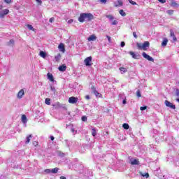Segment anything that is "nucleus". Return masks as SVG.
I'll list each match as a JSON object with an SVG mask.
<instances>
[{
    "label": "nucleus",
    "mask_w": 179,
    "mask_h": 179,
    "mask_svg": "<svg viewBox=\"0 0 179 179\" xmlns=\"http://www.w3.org/2000/svg\"><path fill=\"white\" fill-rule=\"evenodd\" d=\"M9 13V10L8 9H4L0 11V17H5L6 15H8Z\"/></svg>",
    "instance_id": "0eeeda50"
},
{
    "label": "nucleus",
    "mask_w": 179,
    "mask_h": 179,
    "mask_svg": "<svg viewBox=\"0 0 179 179\" xmlns=\"http://www.w3.org/2000/svg\"><path fill=\"white\" fill-rule=\"evenodd\" d=\"M133 36L134 38H138V35H136V32H133Z\"/></svg>",
    "instance_id": "09e8293b"
},
{
    "label": "nucleus",
    "mask_w": 179,
    "mask_h": 179,
    "mask_svg": "<svg viewBox=\"0 0 179 179\" xmlns=\"http://www.w3.org/2000/svg\"><path fill=\"white\" fill-rule=\"evenodd\" d=\"M176 101H178L179 102V99H177Z\"/></svg>",
    "instance_id": "680f3d73"
},
{
    "label": "nucleus",
    "mask_w": 179,
    "mask_h": 179,
    "mask_svg": "<svg viewBox=\"0 0 179 179\" xmlns=\"http://www.w3.org/2000/svg\"><path fill=\"white\" fill-rule=\"evenodd\" d=\"M86 100H90V96L89 95L85 96Z\"/></svg>",
    "instance_id": "6e6d98bb"
},
{
    "label": "nucleus",
    "mask_w": 179,
    "mask_h": 179,
    "mask_svg": "<svg viewBox=\"0 0 179 179\" xmlns=\"http://www.w3.org/2000/svg\"><path fill=\"white\" fill-rule=\"evenodd\" d=\"M165 106H166V107H169V108H172V110H176V105H173L171 102L167 100L165 101Z\"/></svg>",
    "instance_id": "423d86ee"
},
{
    "label": "nucleus",
    "mask_w": 179,
    "mask_h": 179,
    "mask_svg": "<svg viewBox=\"0 0 179 179\" xmlns=\"http://www.w3.org/2000/svg\"><path fill=\"white\" fill-rule=\"evenodd\" d=\"M22 121L23 124L27 123V117L25 116V115H22Z\"/></svg>",
    "instance_id": "f3484780"
},
{
    "label": "nucleus",
    "mask_w": 179,
    "mask_h": 179,
    "mask_svg": "<svg viewBox=\"0 0 179 179\" xmlns=\"http://www.w3.org/2000/svg\"><path fill=\"white\" fill-rule=\"evenodd\" d=\"M129 3H131V5H136V2L132 1V0H129Z\"/></svg>",
    "instance_id": "58836bf2"
},
{
    "label": "nucleus",
    "mask_w": 179,
    "mask_h": 179,
    "mask_svg": "<svg viewBox=\"0 0 179 179\" xmlns=\"http://www.w3.org/2000/svg\"><path fill=\"white\" fill-rule=\"evenodd\" d=\"M82 121H84V122L87 121V117H86V116H83V117H82Z\"/></svg>",
    "instance_id": "a19ab883"
},
{
    "label": "nucleus",
    "mask_w": 179,
    "mask_h": 179,
    "mask_svg": "<svg viewBox=\"0 0 179 179\" xmlns=\"http://www.w3.org/2000/svg\"><path fill=\"white\" fill-rule=\"evenodd\" d=\"M73 131H74L73 129H72V132H73Z\"/></svg>",
    "instance_id": "e2e57ef3"
},
{
    "label": "nucleus",
    "mask_w": 179,
    "mask_h": 179,
    "mask_svg": "<svg viewBox=\"0 0 179 179\" xmlns=\"http://www.w3.org/2000/svg\"><path fill=\"white\" fill-rule=\"evenodd\" d=\"M94 93L96 97H100V93H99V92H97V90H94Z\"/></svg>",
    "instance_id": "c756f323"
},
{
    "label": "nucleus",
    "mask_w": 179,
    "mask_h": 179,
    "mask_svg": "<svg viewBox=\"0 0 179 179\" xmlns=\"http://www.w3.org/2000/svg\"><path fill=\"white\" fill-rule=\"evenodd\" d=\"M58 69L59 71H60V72H65L66 71V66L62 65L59 66Z\"/></svg>",
    "instance_id": "4468645a"
},
{
    "label": "nucleus",
    "mask_w": 179,
    "mask_h": 179,
    "mask_svg": "<svg viewBox=\"0 0 179 179\" xmlns=\"http://www.w3.org/2000/svg\"><path fill=\"white\" fill-rule=\"evenodd\" d=\"M56 61H59V58H61V55L59 54L55 57Z\"/></svg>",
    "instance_id": "72a5a7b5"
},
{
    "label": "nucleus",
    "mask_w": 179,
    "mask_h": 179,
    "mask_svg": "<svg viewBox=\"0 0 179 179\" xmlns=\"http://www.w3.org/2000/svg\"><path fill=\"white\" fill-rule=\"evenodd\" d=\"M166 13H168V15H173L174 13V10H168L166 11Z\"/></svg>",
    "instance_id": "7c9ffc66"
},
{
    "label": "nucleus",
    "mask_w": 179,
    "mask_h": 179,
    "mask_svg": "<svg viewBox=\"0 0 179 179\" xmlns=\"http://www.w3.org/2000/svg\"><path fill=\"white\" fill-rule=\"evenodd\" d=\"M78 98L75 96H71L69 99V103H70V104H76V103H78Z\"/></svg>",
    "instance_id": "39448f33"
},
{
    "label": "nucleus",
    "mask_w": 179,
    "mask_h": 179,
    "mask_svg": "<svg viewBox=\"0 0 179 179\" xmlns=\"http://www.w3.org/2000/svg\"><path fill=\"white\" fill-rule=\"evenodd\" d=\"M136 45L138 50H143V51H146V50L149 48L150 43H149V41H145L143 43H137Z\"/></svg>",
    "instance_id": "f257e3e1"
},
{
    "label": "nucleus",
    "mask_w": 179,
    "mask_h": 179,
    "mask_svg": "<svg viewBox=\"0 0 179 179\" xmlns=\"http://www.w3.org/2000/svg\"><path fill=\"white\" fill-rule=\"evenodd\" d=\"M119 13L121 15V16H127V13L124 12V10H120Z\"/></svg>",
    "instance_id": "cd10ccee"
},
{
    "label": "nucleus",
    "mask_w": 179,
    "mask_h": 179,
    "mask_svg": "<svg viewBox=\"0 0 179 179\" xmlns=\"http://www.w3.org/2000/svg\"><path fill=\"white\" fill-rule=\"evenodd\" d=\"M96 134V129L94 128H92V136H95Z\"/></svg>",
    "instance_id": "473e14b6"
},
{
    "label": "nucleus",
    "mask_w": 179,
    "mask_h": 179,
    "mask_svg": "<svg viewBox=\"0 0 179 179\" xmlns=\"http://www.w3.org/2000/svg\"><path fill=\"white\" fill-rule=\"evenodd\" d=\"M86 20V18L85 17V13H81L80 17H78V21L80 22V23H83Z\"/></svg>",
    "instance_id": "1a4fd4ad"
},
{
    "label": "nucleus",
    "mask_w": 179,
    "mask_h": 179,
    "mask_svg": "<svg viewBox=\"0 0 179 179\" xmlns=\"http://www.w3.org/2000/svg\"><path fill=\"white\" fill-rule=\"evenodd\" d=\"M129 54L131 55L132 58H134V59H139V54H135V52L131 51L129 52Z\"/></svg>",
    "instance_id": "6e6552de"
},
{
    "label": "nucleus",
    "mask_w": 179,
    "mask_h": 179,
    "mask_svg": "<svg viewBox=\"0 0 179 179\" xmlns=\"http://www.w3.org/2000/svg\"><path fill=\"white\" fill-rule=\"evenodd\" d=\"M122 103H123V104H127V99H124Z\"/></svg>",
    "instance_id": "4d7b16f0"
},
{
    "label": "nucleus",
    "mask_w": 179,
    "mask_h": 179,
    "mask_svg": "<svg viewBox=\"0 0 179 179\" xmlns=\"http://www.w3.org/2000/svg\"><path fill=\"white\" fill-rule=\"evenodd\" d=\"M54 20H55V19L54 17H51L50 20H49V22L50 23H52V22H54Z\"/></svg>",
    "instance_id": "603ef678"
},
{
    "label": "nucleus",
    "mask_w": 179,
    "mask_h": 179,
    "mask_svg": "<svg viewBox=\"0 0 179 179\" xmlns=\"http://www.w3.org/2000/svg\"><path fill=\"white\" fill-rule=\"evenodd\" d=\"M92 57H88L84 60L86 66H92Z\"/></svg>",
    "instance_id": "20e7f679"
},
{
    "label": "nucleus",
    "mask_w": 179,
    "mask_h": 179,
    "mask_svg": "<svg viewBox=\"0 0 179 179\" xmlns=\"http://www.w3.org/2000/svg\"><path fill=\"white\" fill-rule=\"evenodd\" d=\"M176 95L177 96V97L179 96V90L178 89L176 90Z\"/></svg>",
    "instance_id": "37998d69"
},
{
    "label": "nucleus",
    "mask_w": 179,
    "mask_h": 179,
    "mask_svg": "<svg viewBox=\"0 0 179 179\" xmlns=\"http://www.w3.org/2000/svg\"><path fill=\"white\" fill-rule=\"evenodd\" d=\"M33 145H34V146H37V145H38V142H37V141H34V142H33Z\"/></svg>",
    "instance_id": "864d4df0"
},
{
    "label": "nucleus",
    "mask_w": 179,
    "mask_h": 179,
    "mask_svg": "<svg viewBox=\"0 0 179 179\" xmlns=\"http://www.w3.org/2000/svg\"><path fill=\"white\" fill-rule=\"evenodd\" d=\"M58 168L52 169H50V173H52V174H57V173H58Z\"/></svg>",
    "instance_id": "6ab92c4d"
},
{
    "label": "nucleus",
    "mask_w": 179,
    "mask_h": 179,
    "mask_svg": "<svg viewBox=\"0 0 179 179\" xmlns=\"http://www.w3.org/2000/svg\"><path fill=\"white\" fill-rule=\"evenodd\" d=\"M2 177H3V176H1V178H2Z\"/></svg>",
    "instance_id": "0e129e2a"
},
{
    "label": "nucleus",
    "mask_w": 179,
    "mask_h": 179,
    "mask_svg": "<svg viewBox=\"0 0 179 179\" xmlns=\"http://www.w3.org/2000/svg\"><path fill=\"white\" fill-rule=\"evenodd\" d=\"M45 104H47L48 106H50L51 104V99H50L49 98L45 99Z\"/></svg>",
    "instance_id": "a878e982"
},
{
    "label": "nucleus",
    "mask_w": 179,
    "mask_h": 179,
    "mask_svg": "<svg viewBox=\"0 0 179 179\" xmlns=\"http://www.w3.org/2000/svg\"><path fill=\"white\" fill-rule=\"evenodd\" d=\"M113 26H116V24H118V21L117 20H113L111 23Z\"/></svg>",
    "instance_id": "c9c22d12"
},
{
    "label": "nucleus",
    "mask_w": 179,
    "mask_h": 179,
    "mask_svg": "<svg viewBox=\"0 0 179 179\" xmlns=\"http://www.w3.org/2000/svg\"><path fill=\"white\" fill-rule=\"evenodd\" d=\"M67 23H69V24L73 23V19L69 20V21H67Z\"/></svg>",
    "instance_id": "49530a36"
},
{
    "label": "nucleus",
    "mask_w": 179,
    "mask_h": 179,
    "mask_svg": "<svg viewBox=\"0 0 179 179\" xmlns=\"http://www.w3.org/2000/svg\"><path fill=\"white\" fill-rule=\"evenodd\" d=\"M143 58H145V59H148V61H151V62H155V59H153L152 57H150L149 55L146 54V52H143L142 54Z\"/></svg>",
    "instance_id": "7ed1b4c3"
},
{
    "label": "nucleus",
    "mask_w": 179,
    "mask_h": 179,
    "mask_svg": "<svg viewBox=\"0 0 179 179\" xmlns=\"http://www.w3.org/2000/svg\"><path fill=\"white\" fill-rule=\"evenodd\" d=\"M122 127H123L124 129H129V124H128L127 123L123 124Z\"/></svg>",
    "instance_id": "bb28decb"
},
{
    "label": "nucleus",
    "mask_w": 179,
    "mask_h": 179,
    "mask_svg": "<svg viewBox=\"0 0 179 179\" xmlns=\"http://www.w3.org/2000/svg\"><path fill=\"white\" fill-rule=\"evenodd\" d=\"M15 41L13 40H10L9 42L8 43V45H13Z\"/></svg>",
    "instance_id": "2f4dec72"
},
{
    "label": "nucleus",
    "mask_w": 179,
    "mask_h": 179,
    "mask_svg": "<svg viewBox=\"0 0 179 179\" xmlns=\"http://www.w3.org/2000/svg\"><path fill=\"white\" fill-rule=\"evenodd\" d=\"M146 108H148V106H141V107L140 108V110H141V111H143V110H146Z\"/></svg>",
    "instance_id": "4c0bfd02"
},
{
    "label": "nucleus",
    "mask_w": 179,
    "mask_h": 179,
    "mask_svg": "<svg viewBox=\"0 0 179 179\" xmlns=\"http://www.w3.org/2000/svg\"><path fill=\"white\" fill-rule=\"evenodd\" d=\"M0 9H1V7H0Z\"/></svg>",
    "instance_id": "69168bd1"
},
{
    "label": "nucleus",
    "mask_w": 179,
    "mask_h": 179,
    "mask_svg": "<svg viewBox=\"0 0 179 179\" xmlns=\"http://www.w3.org/2000/svg\"><path fill=\"white\" fill-rule=\"evenodd\" d=\"M117 3H118V6H122V1L118 0Z\"/></svg>",
    "instance_id": "79ce46f5"
},
{
    "label": "nucleus",
    "mask_w": 179,
    "mask_h": 179,
    "mask_svg": "<svg viewBox=\"0 0 179 179\" xmlns=\"http://www.w3.org/2000/svg\"><path fill=\"white\" fill-rule=\"evenodd\" d=\"M171 6H173V8H178L179 5L176 1H172Z\"/></svg>",
    "instance_id": "412c9836"
},
{
    "label": "nucleus",
    "mask_w": 179,
    "mask_h": 179,
    "mask_svg": "<svg viewBox=\"0 0 179 179\" xmlns=\"http://www.w3.org/2000/svg\"><path fill=\"white\" fill-rule=\"evenodd\" d=\"M136 96H137V97H141L142 96V94H141V91H139V90H137V92H136Z\"/></svg>",
    "instance_id": "f704fd0d"
},
{
    "label": "nucleus",
    "mask_w": 179,
    "mask_h": 179,
    "mask_svg": "<svg viewBox=\"0 0 179 179\" xmlns=\"http://www.w3.org/2000/svg\"><path fill=\"white\" fill-rule=\"evenodd\" d=\"M60 179H66V178L64 177V176H61V177H60Z\"/></svg>",
    "instance_id": "13d9d810"
},
{
    "label": "nucleus",
    "mask_w": 179,
    "mask_h": 179,
    "mask_svg": "<svg viewBox=\"0 0 179 179\" xmlns=\"http://www.w3.org/2000/svg\"><path fill=\"white\" fill-rule=\"evenodd\" d=\"M48 79L50 80V82H54V76L52 74L48 73Z\"/></svg>",
    "instance_id": "dca6fc26"
},
{
    "label": "nucleus",
    "mask_w": 179,
    "mask_h": 179,
    "mask_svg": "<svg viewBox=\"0 0 179 179\" xmlns=\"http://www.w3.org/2000/svg\"><path fill=\"white\" fill-rule=\"evenodd\" d=\"M101 3H107V0H99Z\"/></svg>",
    "instance_id": "a18cd8bd"
},
{
    "label": "nucleus",
    "mask_w": 179,
    "mask_h": 179,
    "mask_svg": "<svg viewBox=\"0 0 179 179\" xmlns=\"http://www.w3.org/2000/svg\"><path fill=\"white\" fill-rule=\"evenodd\" d=\"M4 2H6V3H10L12 0H4Z\"/></svg>",
    "instance_id": "3c124183"
},
{
    "label": "nucleus",
    "mask_w": 179,
    "mask_h": 179,
    "mask_svg": "<svg viewBox=\"0 0 179 179\" xmlns=\"http://www.w3.org/2000/svg\"><path fill=\"white\" fill-rule=\"evenodd\" d=\"M106 38H108V43H111V36L107 35V36H106Z\"/></svg>",
    "instance_id": "ea45409f"
},
{
    "label": "nucleus",
    "mask_w": 179,
    "mask_h": 179,
    "mask_svg": "<svg viewBox=\"0 0 179 179\" xmlns=\"http://www.w3.org/2000/svg\"><path fill=\"white\" fill-rule=\"evenodd\" d=\"M44 173H45L46 174H50L51 173V169H45L44 171Z\"/></svg>",
    "instance_id": "e433bc0d"
},
{
    "label": "nucleus",
    "mask_w": 179,
    "mask_h": 179,
    "mask_svg": "<svg viewBox=\"0 0 179 179\" xmlns=\"http://www.w3.org/2000/svg\"><path fill=\"white\" fill-rule=\"evenodd\" d=\"M84 16L85 17V20L90 21L94 19V16L90 13H84Z\"/></svg>",
    "instance_id": "f03ea898"
},
{
    "label": "nucleus",
    "mask_w": 179,
    "mask_h": 179,
    "mask_svg": "<svg viewBox=\"0 0 179 179\" xmlns=\"http://www.w3.org/2000/svg\"><path fill=\"white\" fill-rule=\"evenodd\" d=\"M50 90H52V92L55 93V87L51 86L50 87Z\"/></svg>",
    "instance_id": "c03bdc74"
},
{
    "label": "nucleus",
    "mask_w": 179,
    "mask_h": 179,
    "mask_svg": "<svg viewBox=\"0 0 179 179\" xmlns=\"http://www.w3.org/2000/svg\"><path fill=\"white\" fill-rule=\"evenodd\" d=\"M36 1L39 4L41 5L43 3V1L41 0H36Z\"/></svg>",
    "instance_id": "8fccbe9b"
},
{
    "label": "nucleus",
    "mask_w": 179,
    "mask_h": 179,
    "mask_svg": "<svg viewBox=\"0 0 179 179\" xmlns=\"http://www.w3.org/2000/svg\"><path fill=\"white\" fill-rule=\"evenodd\" d=\"M130 163L132 166H135L139 164V161L138 159H131Z\"/></svg>",
    "instance_id": "ddd939ff"
},
{
    "label": "nucleus",
    "mask_w": 179,
    "mask_h": 179,
    "mask_svg": "<svg viewBox=\"0 0 179 179\" xmlns=\"http://www.w3.org/2000/svg\"><path fill=\"white\" fill-rule=\"evenodd\" d=\"M167 43H169V40H167V38H164L162 43V47H166V45H167Z\"/></svg>",
    "instance_id": "a211bd4d"
},
{
    "label": "nucleus",
    "mask_w": 179,
    "mask_h": 179,
    "mask_svg": "<svg viewBox=\"0 0 179 179\" xmlns=\"http://www.w3.org/2000/svg\"><path fill=\"white\" fill-rule=\"evenodd\" d=\"M61 156H62V157H64V156H65V154L62 153V154L61 155Z\"/></svg>",
    "instance_id": "052dcab7"
},
{
    "label": "nucleus",
    "mask_w": 179,
    "mask_h": 179,
    "mask_svg": "<svg viewBox=\"0 0 179 179\" xmlns=\"http://www.w3.org/2000/svg\"><path fill=\"white\" fill-rule=\"evenodd\" d=\"M39 55L42 57V58H45V57H47V55L45 54V52H44L43 51H41L39 53Z\"/></svg>",
    "instance_id": "5701e85b"
},
{
    "label": "nucleus",
    "mask_w": 179,
    "mask_h": 179,
    "mask_svg": "<svg viewBox=\"0 0 179 179\" xmlns=\"http://www.w3.org/2000/svg\"><path fill=\"white\" fill-rule=\"evenodd\" d=\"M170 34H171V37H173V41H177V37H176V35L174 34V31L172 29L170 30Z\"/></svg>",
    "instance_id": "2eb2a0df"
},
{
    "label": "nucleus",
    "mask_w": 179,
    "mask_h": 179,
    "mask_svg": "<svg viewBox=\"0 0 179 179\" xmlns=\"http://www.w3.org/2000/svg\"><path fill=\"white\" fill-rule=\"evenodd\" d=\"M119 69L121 71V72H122V73H125V72H127V68L120 67Z\"/></svg>",
    "instance_id": "393cba45"
},
{
    "label": "nucleus",
    "mask_w": 179,
    "mask_h": 179,
    "mask_svg": "<svg viewBox=\"0 0 179 179\" xmlns=\"http://www.w3.org/2000/svg\"><path fill=\"white\" fill-rule=\"evenodd\" d=\"M27 28L29 29V30H32V31H36V29H34L33 27V26L30 25V24H28L27 25Z\"/></svg>",
    "instance_id": "c85d7f7f"
},
{
    "label": "nucleus",
    "mask_w": 179,
    "mask_h": 179,
    "mask_svg": "<svg viewBox=\"0 0 179 179\" xmlns=\"http://www.w3.org/2000/svg\"><path fill=\"white\" fill-rule=\"evenodd\" d=\"M107 17V19H108L110 22H113V20H114V16L111 15H107L106 16Z\"/></svg>",
    "instance_id": "4be33fe9"
},
{
    "label": "nucleus",
    "mask_w": 179,
    "mask_h": 179,
    "mask_svg": "<svg viewBox=\"0 0 179 179\" xmlns=\"http://www.w3.org/2000/svg\"><path fill=\"white\" fill-rule=\"evenodd\" d=\"M120 45L122 48L125 47V42H124V41L121 42Z\"/></svg>",
    "instance_id": "de8ad7c7"
},
{
    "label": "nucleus",
    "mask_w": 179,
    "mask_h": 179,
    "mask_svg": "<svg viewBox=\"0 0 179 179\" xmlns=\"http://www.w3.org/2000/svg\"><path fill=\"white\" fill-rule=\"evenodd\" d=\"M30 138H33V136H31V134L27 136L25 143H30Z\"/></svg>",
    "instance_id": "aec40b11"
},
{
    "label": "nucleus",
    "mask_w": 179,
    "mask_h": 179,
    "mask_svg": "<svg viewBox=\"0 0 179 179\" xmlns=\"http://www.w3.org/2000/svg\"><path fill=\"white\" fill-rule=\"evenodd\" d=\"M58 48L60 50V51H62V52H65V46L64 45V43H60Z\"/></svg>",
    "instance_id": "f8f14e48"
},
{
    "label": "nucleus",
    "mask_w": 179,
    "mask_h": 179,
    "mask_svg": "<svg viewBox=\"0 0 179 179\" xmlns=\"http://www.w3.org/2000/svg\"><path fill=\"white\" fill-rule=\"evenodd\" d=\"M87 40L88 41H96V40H97V37L94 34H93L88 37Z\"/></svg>",
    "instance_id": "9b49d317"
},
{
    "label": "nucleus",
    "mask_w": 179,
    "mask_h": 179,
    "mask_svg": "<svg viewBox=\"0 0 179 179\" xmlns=\"http://www.w3.org/2000/svg\"><path fill=\"white\" fill-rule=\"evenodd\" d=\"M140 174H141V176H142V177H145L146 178H149V173H143L142 172H141Z\"/></svg>",
    "instance_id": "b1692460"
},
{
    "label": "nucleus",
    "mask_w": 179,
    "mask_h": 179,
    "mask_svg": "<svg viewBox=\"0 0 179 179\" xmlns=\"http://www.w3.org/2000/svg\"><path fill=\"white\" fill-rule=\"evenodd\" d=\"M23 96H24V90H21L17 93V99H22L23 97Z\"/></svg>",
    "instance_id": "9d476101"
},
{
    "label": "nucleus",
    "mask_w": 179,
    "mask_h": 179,
    "mask_svg": "<svg viewBox=\"0 0 179 179\" xmlns=\"http://www.w3.org/2000/svg\"><path fill=\"white\" fill-rule=\"evenodd\" d=\"M161 3H166V0H158Z\"/></svg>",
    "instance_id": "5fc2aeb1"
},
{
    "label": "nucleus",
    "mask_w": 179,
    "mask_h": 179,
    "mask_svg": "<svg viewBox=\"0 0 179 179\" xmlns=\"http://www.w3.org/2000/svg\"><path fill=\"white\" fill-rule=\"evenodd\" d=\"M50 139H51V141H54V136H51Z\"/></svg>",
    "instance_id": "bf43d9fd"
}]
</instances>
